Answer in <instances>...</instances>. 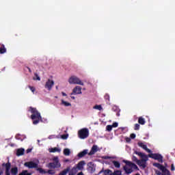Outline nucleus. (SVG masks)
I'll use <instances>...</instances> for the list:
<instances>
[{"label": "nucleus", "mask_w": 175, "mask_h": 175, "mask_svg": "<svg viewBox=\"0 0 175 175\" xmlns=\"http://www.w3.org/2000/svg\"><path fill=\"white\" fill-rule=\"evenodd\" d=\"M35 76L36 77V80H38V81H40V77H39L38 74H35Z\"/></svg>", "instance_id": "obj_39"}, {"label": "nucleus", "mask_w": 175, "mask_h": 175, "mask_svg": "<svg viewBox=\"0 0 175 175\" xmlns=\"http://www.w3.org/2000/svg\"><path fill=\"white\" fill-rule=\"evenodd\" d=\"M52 163H49L47 165L49 169H59L61 167V163H59V159L58 157H53Z\"/></svg>", "instance_id": "obj_4"}, {"label": "nucleus", "mask_w": 175, "mask_h": 175, "mask_svg": "<svg viewBox=\"0 0 175 175\" xmlns=\"http://www.w3.org/2000/svg\"><path fill=\"white\" fill-rule=\"evenodd\" d=\"M71 99H75V96H71Z\"/></svg>", "instance_id": "obj_48"}, {"label": "nucleus", "mask_w": 175, "mask_h": 175, "mask_svg": "<svg viewBox=\"0 0 175 175\" xmlns=\"http://www.w3.org/2000/svg\"><path fill=\"white\" fill-rule=\"evenodd\" d=\"M24 166L28 167L29 169H37L38 163L33 161H28L24 163Z\"/></svg>", "instance_id": "obj_8"}, {"label": "nucleus", "mask_w": 175, "mask_h": 175, "mask_svg": "<svg viewBox=\"0 0 175 175\" xmlns=\"http://www.w3.org/2000/svg\"><path fill=\"white\" fill-rule=\"evenodd\" d=\"M49 152H61V149L58 148H49Z\"/></svg>", "instance_id": "obj_20"}, {"label": "nucleus", "mask_w": 175, "mask_h": 175, "mask_svg": "<svg viewBox=\"0 0 175 175\" xmlns=\"http://www.w3.org/2000/svg\"><path fill=\"white\" fill-rule=\"evenodd\" d=\"M149 158H152V159H154L155 161H158L160 163H163V157L162 154L159 153H152L148 155Z\"/></svg>", "instance_id": "obj_5"}, {"label": "nucleus", "mask_w": 175, "mask_h": 175, "mask_svg": "<svg viewBox=\"0 0 175 175\" xmlns=\"http://www.w3.org/2000/svg\"><path fill=\"white\" fill-rule=\"evenodd\" d=\"M31 173H29L27 170H23L19 175H31Z\"/></svg>", "instance_id": "obj_30"}, {"label": "nucleus", "mask_w": 175, "mask_h": 175, "mask_svg": "<svg viewBox=\"0 0 175 175\" xmlns=\"http://www.w3.org/2000/svg\"><path fill=\"white\" fill-rule=\"evenodd\" d=\"M56 90H58V86H56Z\"/></svg>", "instance_id": "obj_50"}, {"label": "nucleus", "mask_w": 175, "mask_h": 175, "mask_svg": "<svg viewBox=\"0 0 175 175\" xmlns=\"http://www.w3.org/2000/svg\"><path fill=\"white\" fill-rule=\"evenodd\" d=\"M137 144H138L139 147H141V148H143V150H145V151H146V152H148L149 154H151V152H152V151H151V150H150L148 148H147V145L144 144V143L138 142Z\"/></svg>", "instance_id": "obj_12"}, {"label": "nucleus", "mask_w": 175, "mask_h": 175, "mask_svg": "<svg viewBox=\"0 0 175 175\" xmlns=\"http://www.w3.org/2000/svg\"><path fill=\"white\" fill-rule=\"evenodd\" d=\"M135 131H139L140 129V124H135L134 126Z\"/></svg>", "instance_id": "obj_33"}, {"label": "nucleus", "mask_w": 175, "mask_h": 175, "mask_svg": "<svg viewBox=\"0 0 175 175\" xmlns=\"http://www.w3.org/2000/svg\"><path fill=\"white\" fill-rule=\"evenodd\" d=\"M46 174H51V175H54L55 174V170H49L48 171H46Z\"/></svg>", "instance_id": "obj_29"}, {"label": "nucleus", "mask_w": 175, "mask_h": 175, "mask_svg": "<svg viewBox=\"0 0 175 175\" xmlns=\"http://www.w3.org/2000/svg\"><path fill=\"white\" fill-rule=\"evenodd\" d=\"M111 126H112V128H117V126H118V123L114 122Z\"/></svg>", "instance_id": "obj_35"}, {"label": "nucleus", "mask_w": 175, "mask_h": 175, "mask_svg": "<svg viewBox=\"0 0 175 175\" xmlns=\"http://www.w3.org/2000/svg\"><path fill=\"white\" fill-rule=\"evenodd\" d=\"M87 154H88V150L85 149L82 152H80L78 154L77 157H78V158H83V157H85V155H87Z\"/></svg>", "instance_id": "obj_16"}, {"label": "nucleus", "mask_w": 175, "mask_h": 175, "mask_svg": "<svg viewBox=\"0 0 175 175\" xmlns=\"http://www.w3.org/2000/svg\"><path fill=\"white\" fill-rule=\"evenodd\" d=\"M31 151H32V149L28 148V149L26 150V152H27V154H29V152H31Z\"/></svg>", "instance_id": "obj_41"}, {"label": "nucleus", "mask_w": 175, "mask_h": 175, "mask_svg": "<svg viewBox=\"0 0 175 175\" xmlns=\"http://www.w3.org/2000/svg\"><path fill=\"white\" fill-rule=\"evenodd\" d=\"M28 111L31 113V119L33 120V125H38V124L42 121L40 112H39L36 108L32 107H29Z\"/></svg>", "instance_id": "obj_1"}, {"label": "nucleus", "mask_w": 175, "mask_h": 175, "mask_svg": "<svg viewBox=\"0 0 175 175\" xmlns=\"http://www.w3.org/2000/svg\"><path fill=\"white\" fill-rule=\"evenodd\" d=\"M98 146L94 145L92 147L90 152L88 153V155H94L95 153L98 152Z\"/></svg>", "instance_id": "obj_15"}, {"label": "nucleus", "mask_w": 175, "mask_h": 175, "mask_svg": "<svg viewBox=\"0 0 175 175\" xmlns=\"http://www.w3.org/2000/svg\"><path fill=\"white\" fill-rule=\"evenodd\" d=\"M171 170H172V172H174V164L171 165Z\"/></svg>", "instance_id": "obj_42"}, {"label": "nucleus", "mask_w": 175, "mask_h": 175, "mask_svg": "<svg viewBox=\"0 0 175 175\" xmlns=\"http://www.w3.org/2000/svg\"><path fill=\"white\" fill-rule=\"evenodd\" d=\"M62 139H63L64 140H66V139H68V135H62Z\"/></svg>", "instance_id": "obj_36"}, {"label": "nucleus", "mask_w": 175, "mask_h": 175, "mask_svg": "<svg viewBox=\"0 0 175 175\" xmlns=\"http://www.w3.org/2000/svg\"><path fill=\"white\" fill-rule=\"evenodd\" d=\"M131 139H135L136 137V134L132 133L130 135Z\"/></svg>", "instance_id": "obj_37"}, {"label": "nucleus", "mask_w": 175, "mask_h": 175, "mask_svg": "<svg viewBox=\"0 0 175 175\" xmlns=\"http://www.w3.org/2000/svg\"><path fill=\"white\" fill-rule=\"evenodd\" d=\"M112 129H113V126L111 125H107L106 126V131H107L108 132H111Z\"/></svg>", "instance_id": "obj_31"}, {"label": "nucleus", "mask_w": 175, "mask_h": 175, "mask_svg": "<svg viewBox=\"0 0 175 175\" xmlns=\"http://www.w3.org/2000/svg\"><path fill=\"white\" fill-rule=\"evenodd\" d=\"M68 83L70 84H79V85H84V83L76 76H72L68 79Z\"/></svg>", "instance_id": "obj_7"}, {"label": "nucleus", "mask_w": 175, "mask_h": 175, "mask_svg": "<svg viewBox=\"0 0 175 175\" xmlns=\"http://www.w3.org/2000/svg\"><path fill=\"white\" fill-rule=\"evenodd\" d=\"M104 98L106 100H110V95H109L108 94H106Z\"/></svg>", "instance_id": "obj_34"}, {"label": "nucleus", "mask_w": 175, "mask_h": 175, "mask_svg": "<svg viewBox=\"0 0 175 175\" xmlns=\"http://www.w3.org/2000/svg\"><path fill=\"white\" fill-rule=\"evenodd\" d=\"M2 173H3V172H2V171H0V175H1V174H2Z\"/></svg>", "instance_id": "obj_49"}, {"label": "nucleus", "mask_w": 175, "mask_h": 175, "mask_svg": "<svg viewBox=\"0 0 175 175\" xmlns=\"http://www.w3.org/2000/svg\"><path fill=\"white\" fill-rule=\"evenodd\" d=\"M84 165H85V161H79L75 167L77 168L78 170H83V169L84 168Z\"/></svg>", "instance_id": "obj_14"}, {"label": "nucleus", "mask_w": 175, "mask_h": 175, "mask_svg": "<svg viewBox=\"0 0 175 175\" xmlns=\"http://www.w3.org/2000/svg\"><path fill=\"white\" fill-rule=\"evenodd\" d=\"M29 90H31V92H35V91H36L35 88H33L32 86H29Z\"/></svg>", "instance_id": "obj_38"}, {"label": "nucleus", "mask_w": 175, "mask_h": 175, "mask_svg": "<svg viewBox=\"0 0 175 175\" xmlns=\"http://www.w3.org/2000/svg\"><path fill=\"white\" fill-rule=\"evenodd\" d=\"M104 159H110V157H105L104 158Z\"/></svg>", "instance_id": "obj_45"}, {"label": "nucleus", "mask_w": 175, "mask_h": 175, "mask_svg": "<svg viewBox=\"0 0 175 175\" xmlns=\"http://www.w3.org/2000/svg\"><path fill=\"white\" fill-rule=\"evenodd\" d=\"M11 174L17 175L18 174V168L17 167H14L11 168Z\"/></svg>", "instance_id": "obj_17"}, {"label": "nucleus", "mask_w": 175, "mask_h": 175, "mask_svg": "<svg viewBox=\"0 0 175 175\" xmlns=\"http://www.w3.org/2000/svg\"><path fill=\"white\" fill-rule=\"evenodd\" d=\"M2 166L5 167V175H10V167H12V163L8 161L7 163H3Z\"/></svg>", "instance_id": "obj_9"}, {"label": "nucleus", "mask_w": 175, "mask_h": 175, "mask_svg": "<svg viewBox=\"0 0 175 175\" xmlns=\"http://www.w3.org/2000/svg\"><path fill=\"white\" fill-rule=\"evenodd\" d=\"M133 161H135V162H136V163H137V158L136 157H133Z\"/></svg>", "instance_id": "obj_43"}, {"label": "nucleus", "mask_w": 175, "mask_h": 175, "mask_svg": "<svg viewBox=\"0 0 175 175\" xmlns=\"http://www.w3.org/2000/svg\"><path fill=\"white\" fill-rule=\"evenodd\" d=\"M138 123L140 124V125H144L146 124V120L143 117H139L138 118Z\"/></svg>", "instance_id": "obj_22"}, {"label": "nucleus", "mask_w": 175, "mask_h": 175, "mask_svg": "<svg viewBox=\"0 0 175 175\" xmlns=\"http://www.w3.org/2000/svg\"><path fill=\"white\" fill-rule=\"evenodd\" d=\"M25 150L24 148H20L16 150L17 157H21V155H24Z\"/></svg>", "instance_id": "obj_18"}, {"label": "nucleus", "mask_w": 175, "mask_h": 175, "mask_svg": "<svg viewBox=\"0 0 175 175\" xmlns=\"http://www.w3.org/2000/svg\"><path fill=\"white\" fill-rule=\"evenodd\" d=\"M36 170L37 172H39L40 174H47V171L43 170L42 168L37 167Z\"/></svg>", "instance_id": "obj_24"}, {"label": "nucleus", "mask_w": 175, "mask_h": 175, "mask_svg": "<svg viewBox=\"0 0 175 175\" xmlns=\"http://www.w3.org/2000/svg\"><path fill=\"white\" fill-rule=\"evenodd\" d=\"M61 105H62L63 106H65L66 107H68L69 106H72V104H70V103L66 102L64 100H62Z\"/></svg>", "instance_id": "obj_25"}, {"label": "nucleus", "mask_w": 175, "mask_h": 175, "mask_svg": "<svg viewBox=\"0 0 175 175\" xmlns=\"http://www.w3.org/2000/svg\"><path fill=\"white\" fill-rule=\"evenodd\" d=\"M27 69H29V72L30 73H31V72H32V71L31 70V68H27Z\"/></svg>", "instance_id": "obj_47"}, {"label": "nucleus", "mask_w": 175, "mask_h": 175, "mask_svg": "<svg viewBox=\"0 0 175 175\" xmlns=\"http://www.w3.org/2000/svg\"><path fill=\"white\" fill-rule=\"evenodd\" d=\"M135 154L142 158L140 160L137 159V164L138 166L142 167V169H146V167H147V161H148V156L143 152L137 151L135 152Z\"/></svg>", "instance_id": "obj_2"}, {"label": "nucleus", "mask_w": 175, "mask_h": 175, "mask_svg": "<svg viewBox=\"0 0 175 175\" xmlns=\"http://www.w3.org/2000/svg\"><path fill=\"white\" fill-rule=\"evenodd\" d=\"M104 172V174H105V175H109V174H110V173L111 172V170H101L100 172H99V174H100V173H102V172Z\"/></svg>", "instance_id": "obj_28"}, {"label": "nucleus", "mask_w": 175, "mask_h": 175, "mask_svg": "<svg viewBox=\"0 0 175 175\" xmlns=\"http://www.w3.org/2000/svg\"><path fill=\"white\" fill-rule=\"evenodd\" d=\"M6 53V48H5V45L3 44L0 46V54H5Z\"/></svg>", "instance_id": "obj_21"}, {"label": "nucleus", "mask_w": 175, "mask_h": 175, "mask_svg": "<svg viewBox=\"0 0 175 175\" xmlns=\"http://www.w3.org/2000/svg\"><path fill=\"white\" fill-rule=\"evenodd\" d=\"M123 169H124V172L126 173V174H131V173H132V172H133L132 170V168H129L126 166H124Z\"/></svg>", "instance_id": "obj_19"}, {"label": "nucleus", "mask_w": 175, "mask_h": 175, "mask_svg": "<svg viewBox=\"0 0 175 175\" xmlns=\"http://www.w3.org/2000/svg\"><path fill=\"white\" fill-rule=\"evenodd\" d=\"M123 162L126 163L127 166H129V167H131V169H134L135 170H139V168L137 167V165L135 164L134 163H132L131 161L124 160Z\"/></svg>", "instance_id": "obj_11"}, {"label": "nucleus", "mask_w": 175, "mask_h": 175, "mask_svg": "<svg viewBox=\"0 0 175 175\" xmlns=\"http://www.w3.org/2000/svg\"><path fill=\"white\" fill-rule=\"evenodd\" d=\"M64 154L66 155V157H69V155H70V150L68 148H65L64 150Z\"/></svg>", "instance_id": "obj_27"}, {"label": "nucleus", "mask_w": 175, "mask_h": 175, "mask_svg": "<svg viewBox=\"0 0 175 175\" xmlns=\"http://www.w3.org/2000/svg\"><path fill=\"white\" fill-rule=\"evenodd\" d=\"M64 162H70V160H69V159H66V160L64 161Z\"/></svg>", "instance_id": "obj_46"}, {"label": "nucleus", "mask_w": 175, "mask_h": 175, "mask_svg": "<svg viewBox=\"0 0 175 175\" xmlns=\"http://www.w3.org/2000/svg\"><path fill=\"white\" fill-rule=\"evenodd\" d=\"M80 94H82V92H81V87L76 86L72 90V92L71 93V95H79Z\"/></svg>", "instance_id": "obj_13"}, {"label": "nucleus", "mask_w": 175, "mask_h": 175, "mask_svg": "<svg viewBox=\"0 0 175 175\" xmlns=\"http://www.w3.org/2000/svg\"><path fill=\"white\" fill-rule=\"evenodd\" d=\"M93 109H94V110H99V111H100L101 110H103V108L100 105H96L93 107Z\"/></svg>", "instance_id": "obj_26"}, {"label": "nucleus", "mask_w": 175, "mask_h": 175, "mask_svg": "<svg viewBox=\"0 0 175 175\" xmlns=\"http://www.w3.org/2000/svg\"><path fill=\"white\" fill-rule=\"evenodd\" d=\"M126 143H130L131 142V138L126 137Z\"/></svg>", "instance_id": "obj_40"}, {"label": "nucleus", "mask_w": 175, "mask_h": 175, "mask_svg": "<svg viewBox=\"0 0 175 175\" xmlns=\"http://www.w3.org/2000/svg\"><path fill=\"white\" fill-rule=\"evenodd\" d=\"M112 163L115 167H117L118 169H120V167H121V163H120V162L117 161H113Z\"/></svg>", "instance_id": "obj_23"}, {"label": "nucleus", "mask_w": 175, "mask_h": 175, "mask_svg": "<svg viewBox=\"0 0 175 175\" xmlns=\"http://www.w3.org/2000/svg\"><path fill=\"white\" fill-rule=\"evenodd\" d=\"M122 172L120 170H116L113 173H112L111 175H121Z\"/></svg>", "instance_id": "obj_32"}, {"label": "nucleus", "mask_w": 175, "mask_h": 175, "mask_svg": "<svg viewBox=\"0 0 175 175\" xmlns=\"http://www.w3.org/2000/svg\"><path fill=\"white\" fill-rule=\"evenodd\" d=\"M54 85V81L51 79H48V81L45 83L44 88L48 90V91H51V88Z\"/></svg>", "instance_id": "obj_10"}, {"label": "nucleus", "mask_w": 175, "mask_h": 175, "mask_svg": "<svg viewBox=\"0 0 175 175\" xmlns=\"http://www.w3.org/2000/svg\"><path fill=\"white\" fill-rule=\"evenodd\" d=\"M62 95H63V96H66V93L62 92Z\"/></svg>", "instance_id": "obj_44"}, {"label": "nucleus", "mask_w": 175, "mask_h": 175, "mask_svg": "<svg viewBox=\"0 0 175 175\" xmlns=\"http://www.w3.org/2000/svg\"><path fill=\"white\" fill-rule=\"evenodd\" d=\"M153 166H154V167H157V169H159V170H161V172L163 173L162 174L161 172L158 170H154L155 174H157V175H171L170 171H169V170L165 168V166L162 165L161 163H154Z\"/></svg>", "instance_id": "obj_3"}, {"label": "nucleus", "mask_w": 175, "mask_h": 175, "mask_svg": "<svg viewBox=\"0 0 175 175\" xmlns=\"http://www.w3.org/2000/svg\"><path fill=\"white\" fill-rule=\"evenodd\" d=\"M90 135L88 129L84 128L78 131V136L79 139H87Z\"/></svg>", "instance_id": "obj_6"}]
</instances>
